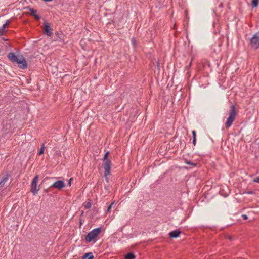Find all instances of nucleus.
I'll return each instance as SVG.
<instances>
[{
  "mask_svg": "<svg viewBox=\"0 0 259 259\" xmlns=\"http://www.w3.org/2000/svg\"><path fill=\"white\" fill-rule=\"evenodd\" d=\"M237 113L236 110V107L234 105H232L230 107L229 111V116L227 119L225 123V126L228 128L231 127L236 119Z\"/></svg>",
  "mask_w": 259,
  "mask_h": 259,
  "instance_id": "obj_2",
  "label": "nucleus"
},
{
  "mask_svg": "<svg viewBox=\"0 0 259 259\" xmlns=\"http://www.w3.org/2000/svg\"><path fill=\"white\" fill-rule=\"evenodd\" d=\"M10 23H11L10 20H7L6 22H5V23L3 25V26H2V27L0 28L1 30L4 33H5V29H6V27H7L8 26V25H9V24Z\"/></svg>",
  "mask_w": 259,
  "mask_h": 259,
  "instance_id": "obj_14",
  "label": "nucleus"
},
{
  "mask_svg": "<svg viewBox=\"0 0 259 259\" xmlns=\"http://www.w3.org/2000/svg\"><path fill=\"white\" fill-rule=\"evenodd\" d=\"M101 232V228L98 227L95 228L88 233L85 238V242L88 243L91 242H95L97 240V238Z\"/></svg>",
  "mask_w": 259,
  "mask_h": 259,
  "instance_id": "obj_3",
  "label": "nucleus"
},
{
  "mask_svg": "<svg viewBox=\"0 0 259 259\" xmlns=\"http://www.w3.org/2000/svg\"><path fill=\"white\" fill-rule=\"evenodd\" d=\"M185 163L188 164L193 167L196 166L197 165V163L188 160L187 159L185 160Z\"/></svg>",
  "mask_w": 259,
  "mask_h": 259,
  "instance_id": "obj_16",
  "label": "nucleus"
},
{
  "mask_svg": "<svg viewBox=\"0 0 259 259\" xmlns=\"http://www.w3.org/2000/svg\"><path fill=\"white\" fill-rule=\"evenodd\" d=\"M131 42H132V44L133 46L134 47V48H136L137 47V41L134 37H133L132 38Z\"/></svg>",
  "mask_w": 259,
  "mask_h": 259,
  "instance_id": "obj_19",
  "label": "nucleus"
},
{
  "mask_svg": "<svg viewBox=\"0 0 259 259\" xmlns=\"http://www.w3.org/2000/svg\"><path fill=\"white\" fill-rule=\"evenodd\" d=\"M10 177V174H6L3 176L1 181H0V190H1L4 186L5 185L6 183L8 181Z\"/></svg>",
  "mask_w": 259,
  "mask_h": 259,
  "instance_id": "obj_9",
  "label": "nucleus"
},
{
  "mask_svg": "<svg viewBox=\"0 0 259 259\" xmlns=\"http://www.w3.org/2000/svg\"><path fill=\"white\" fill-rule=\"evenodd\" d=\"M108 187H105V188L107 189Z\"/></svg>",
  "mask_w": 259,
  "mask_h": 259,
  "instance_id": "obj_31",
  "label": "nucleus"
},
{
  "mask_svg": "<svg viewBox=\"0 0 259 259\" xmlns=\"http://www.w3.org/2000/svg\"><path fill=\"white\" fill-rule=\"evenodd\" d=\"M157 66L158 67L159 66V63L158 62L157 63Z\"/></svg>",
  "mask_w": 259,
  "mask_h": 259,
  "instance_id": "obj_30",
  "label": "nucleus"
},
{
  "mask_svg": "<svg viewBox=\"0 0 259 259\" xmlns=\"http://www.w3.org/2000/svg\"><path fill=\"white\" fill-rule=\"evenodd\" d=\"M242 219L244 220H247L248 219V217L246 214H243L242 215Z\"/></svg>",
  "mask_w": 259,
  "mask_h": 259,
  "instance_id": "obj_25",
  "label": "nucleus"
},
{
  "mask_svg": "<svg viewBox=\"0 0 259 259\" xmlns=\"http://www.w3.org/2000/svg\"><path fill=\"white\" fill-rule=\"evenodd\" d=\"M182 232L180 230H175L170 232L168 235L169 237L171 238H176L178 237L181 234Z\"/></svg>",
  "mask_w": 259,
  "mask_h": 259,
  "instance_id": "obj_11",
  "label": "nucleus"
},
{
  "mask_svg": "<svg viewBox=\"0 0 259 259\" xmlns=\"http://www.w3.org/2000/svg\"><path fill=\"white\" fill-rule=\"evenodd\" d=\"M196 138H193V144L194 146H195L196 145Z\"/></svg>",
  "mask_w": 259,
  "mask_h": 259,
  "instance_id": "obj_26",
  "label": "nucleus"
},
{
  "mask_svg": "<svg viewBox=\"0 0 259 259\" xmlns=\"http://www.w3.org/2000/svg\"><path fill=\"white\" fill-rule=\"evenodd\" d=\"M251 47L254 50L259 48V32L256 33L250 40Z\"/></svg>",
  "mask_w": 259,
  "mask_h": 259,
  "instance_id": "obj_5",
  "label": "nucleus"
},
{
  "mask_svg": "<svg viewBox=\"0 0 259 259\" xmlns=\"http://www.w3.org/2000/svg\"><path fill=\"white\" fill-rule=\"evenodd\" d=\"M259 4V0H252L251 4L253 7H257Z\"/></svg>",
  "mask_w": 259,
  "mask_h": 259,
  "instance_id": "obj_18",
  "label": "nucleus"
},
{
  "mask_svg": "<svg viewBox=\"0 0 259 259\" xmlns=\"http://www.w3.org/2000/svg\"><path fill=\"white\" fill-rule=\"evenodd\" d=\"M228 238L229 240H232V237H230V236H228Z\"/></svg>",
  "mask_w": 259,
  "mask_h": 259,
  "instance_id": "obj_28",
  "label": "nucleus"
},
{
  "mask_svg": "<svg viewBox=\"0 0 259 259\" xmlns=\"http://www.w3.org/2000/svg\"><path fill=\"white\" fill-rule=\"evenodd\" d=\"M135 255L132 252H129L125 256V259H135Z\"/></svg>",
  "mask_w": 259,
  "mask_h": 259,
  "instance_id": "obj_15",
  "label": "nucleus"
},
{
  "mask_svg": "<svg viewBox=\"0 0 259 259\" xmlns=\"http://www.w3.org/2000/svg\"><path fill=\"white\" fill-rule=\"evenodd\" d=\"M65 187V183L63 181L59 180L54 182L51 186L50 188H56L59 190H61L63 188Z\"/></svg>",
  "mask_w": 259,
  "mask_h": 259,
  "instance_id": "obj_8",
  "label": "nucleus"
},
{
  "mask_svg": "<svg viewBox=\"0 0 259 259\" xmlns=\"http://www.w3.org/2000/svg\"><path fill=\"white\" fill-rule=\"evenodd\" d=\"M94 255L92 252L85 253L81 257V259H93Z\"/></svg>",
  "mask_w": 259,
  "mask_h": 259,
  "instance_id": "obj_13",
  "label": "nucleus"
},
{
  "mask_svg": "<svg viewBox=\"0 0 259 259\" xmlns=\"http://www.w3.org/2000/svg\"><path fill=\"white\" fill-rule=\"evenodd\" d=\"M45 191H46V192H48V190L47 189V190H45Z\"/></svg>",
  "mask_w": 259,
  "mask_h": 259,
  "instance_id": "obj_29",
  "label": "nucleus"
},
{
  "mask_svg": "<svg viewBox=\"0 0 259 259\" xmlns=\"http://www.w3.org/2000/svg\"><path fill=\"white\" fill-rule=\"evenodd\" d=\"M38 179V176H35L30 185V191L34 195H36L39 190V186H37Z\"/></svg>",
  "mask_w": 259,
  "mask_h": 259,
  "instance_id": "obj_4",
  "label": "nucleus"
},
{
  "mask_svg": "<svg viewBox=\"0 0 259 259\" xmlns=\"http://www.w3.org/2000/svg\"><path fill=\"white\" fill-rule=\"evenodd\" d=\"M253 182L259 183V177H256L253 180Z\"/></svg>",
  "mask_w": 259,
  "mask_h": 259,
  "instance_id": "obj_22",
  "label": "nucleus"
},
{
  "mask_svg": "<svg viewBox=\"0 0 259 259\" xmlns=\"http://www.w3.org/2000/svg\"><path fill=\"white\" fill-rule=\"evenodd\" d=\"M192 136H193V138H196V132L195 131H193L192 132Z\"/></svg>",
  "mask_w": 259,
  "mask_h": 259,
  "instance_id": "obj_23",
  "label": "nucleus"
},
{
  "mask_svg": "<svg viewBox=\"0 0 259 259\" xmlns=\"http://www.w3.org/2000/svg\"><path fill=\"white\" fill-rule=\"evenodd\" d=\"M44 33L49 36H51L53 34V28L51 26L50 23L47 22L46 20L44 22Z\"/></svg>",
  "mask_w": 259,
  "mask_h": 259,
  "instance_id": "obj_6",
  "label": "nucleus"
},
{
  "mask_svg": "<svg viewBox=\"0 0 259 259\" xmlns=\"http://www.w3.org/2000/svg\"><path fill=\"white\" fill-rule=\"evenodd\" d=\"M28 9L30 12L31 15L33 16L35 20H39L41 18V17L36 14L37 10L34 9L32 8L28 7Z\"/></svg>",
  "mask_w": 259,
  "mask_h": 259,
  "instance_id": "obj_12",
  "label": "nucleus"
},
{
  "mask_svg": "<svg viewBox=\"0 0 259 259\" xmlns=\"http://www.w3.org/2000/svg\"><path fill=\"white\" fill-rule=\"evenodd\" d=\"M44 149H45V144L42 143V144L41 145V148L39 150V152H38V154L39 155H41V154H42L44 153Z\"/></svg>",
  "mask_w": 259,
  "mask_h": 259,
  "instance_id": "obj_20",
  "label": "nucleus"
},
{
  "mask_svg": "<svg viewBox=\"0 0 259 259\" xmlns=\"http://www.w3.org/2000/svg\"><path fill=\"white\" fill-rule=\"evenodd\" d=\"M19 55H16L14 53L10 52L8 55V59L13 63H16L19 58Z\"/></svg>",
  "mask_w": 259,
  "mask_h": 259,
  "instance_id": "obj_10",
  "label": "nucleus"
},
{
  "mask_svg": "<svg viewBox=\"0 0 259 259\" xmlns=\"http://www.w3.org/2000/svg\"><path fill=\"white\" fill-rule=\"evenodd\" d=\"M191 65V63H190L189 66Z\"/></svg>",
  "mask_w": 259,
  "mask_h": 259,
  "instance_id": "obj_32",
  "label": "nucleus"
},
{
  "mask_svg": "<svg viewBox=\"0 0 259 259\" xmlns=\"http://www.w3.org/2000/svg\"><path fill=\"white\" fill-rule=\"evenodd\" d=\"M245 193H246L247 194H253L254 193V192L253 191H247L245 192Z\"/></svg>",
  "mask_w": 259,
  "mask_h": 259,
  "instance_id": "obj_24",
  "label": "nucleus"
},
{
  "mask_svg": "<svg viewBox=\"0 0 259 259\" xmlns=\"http://www.w3.org/2000/svg\"><path fill=\"white\" fill-rule=\"evenodd\" d=\"M16 64H18V67L21 69H25L27 68V63L22 55L19 56Z\"/></svg>",
  "mask_w": 259,
  "mask_h": 259,
  "instance_id": "obj_7",
  "label": "nucleus"
},
{
  "mask_svg": "<svg viewBox=\"0 0 259 259\" xmlns=\"http://www.w3.org/2000/svg\"><path fill=\"white\" fill-rule=\"evenodd\" d=\"M109 151H107L103 159V167L104 168V176L106 179V181L107 183L109 182V178L108 177V176L110 174L111 171V161L109 159L108 156L109 155Z\"/></svg>",
  "mask_w": 259,
  "mask_h": 259,
  "instance_id": "obj_1",
  "label": "nucleus"
},
{
  "mask_svg": "<svg viewBox=\"0 0 259 259\" xmlns=\"http://www.w3.org/2000/svg\"><path fill=\"white\" fill-rule=\"evenodd\" d=\"M73 180V178H71L69 180V182H68V185L69 186H71V181Z\"/></svg>",
  "mask_w": 259,
  "mask_h": 259,
  "instance_id": "obj_27",
  "label": "nucleus"
},
{
  "mask_svg": "<svg viewBox=\"0 0 259 259\" xmlns=\"http://www.w3.org/2000/svg\"><path fill=\"white\" fill-rule=\"evenodd\" d=\"M84 206L85 208L88 209H90L92 206L91 200H89V201L85 202Z\"/></svg>",
  "mask_w": 259,
  "mask_h": 259,
  "instance_id": "obj_17",
  "label": "nucleus"
},
{
  "mask_svg": "<svg viewBox=\"0 0 259 259\" xmlns=\"http://www.w3.org/2000/svg\"><path fill=\"white\" fill-rule=\"evenodd\" d=\"M114 202L111 203L108 207L107 208V213H109L111 211V208L112 207V206L114 204Z\"/></svg>",
  "mask_w": 259,
  "mask_h": 259,
  "instance_id": "obj_21",
  "label": "nucleus"
}]
</instances>
